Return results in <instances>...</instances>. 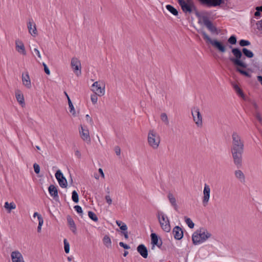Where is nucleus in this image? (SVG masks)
<instances>
[{
    "mask_svg": "<svg viewBox=\"0 0 262 262\" xmlns=\"http://www.w3.org/2000/svg\"><path fill=\"white\" fill-rule=\"evenodd\" d=\"M229 48L232 49L231 52L234 55V57H229L230 61L237 67L247 68L248 64L243 61L245 58L243 57L242 59L243 54L245 57L251 58L254 56L253 53L246 48H243L242 50L237 48H232L231 46H230Z\"/></svg>",
    "mask_w": 262,
    "mask_h": 262,
    "instance_id": "obj_1",
    "label": "nucleus"
},
{
    "mask_svg": "<svg viewBox=\"0 0 262 262\" xmlns=\"http://www.w3.org/2000/svg\"><path fill=\"white\" fill-rule=\"evenodd\" d=\"M244 151V142L236 132L232 135V146L231 153L234 163L237 166H241L242 162V154Z\"/></svg>",
    "mask_w": 262,
    "mask_h": 262,
    "instance_id": "obj_2",
    "label": "nucleus"
},
{
    "mask_svg": "<svg viewBox=\"0 0 262 262\" xmlns=\"http://www.w3.org/2000/svg\"><path fill=\"white\" fill-rule=\"evenodd\" d=\"M211 234L204 228H200L193 233L192 240L194 245L200 244L210 237Z\"/></svg>",
    "mask_w": 262,
    "mask_h": 262,
    "instance_id": "obj_3",
    "label": "nucleus"
},
{
    "mask_svg": "<svg viewBox=\"0 0 262 262\" xmlns=\"http://www.w3.org/2000/svg\"><path fill=\"white\" fill-rule=\"evenodd\" d=\"M199 33L202 35L204 39L207 43H210L213 47L216 48L221 53H224L226 52V47L222 42L217 40V39H211L203 30H200Z\"/></svg>",
    "mask_w": 262,
    "mask_h": 262,
    "instance_id": "obj_4",
    "label": "nucleus"
},
{
    "mask_svg": "<svg viewBox=\"0 0 262 262\" xmlns=\"http://www.w3.org/2000/svg\"><path fill=\"white\" fill-rule=\"evenodd\" d=\"M157 217L161 228L164 231L169 232L171 228L168 217L163 212L159 211L157 213Z\"/></svg>",
    "mask_w": 262,
    "mask_h": 262,
    "instance_id": "obj_5",
    "label": "nucleus"
},
{
    "mask_svg": "<svg viewBox=\"0 0 262 262\" xmlns=\"http://www.w3.org/2000/svg\"><path fill=\"white\" fill-rule=\"evenodd\" d=\"M160 142V137L157 132H149L148 135V143L154 149H157Z\"/></svg>",
    "mask_w": 262,
    "mask_h": 262,
    "instance_id": "obj_6",
    "label": "nucleus"
},
{
    "mask_svg": "<svg viewBox=\"0 0 262 262\" xmlns=\"http://www.w3.org/2000/svg\"><path fill=\"white\" fill-rule=\"evenodd\" d=\"M91 90L98 96H102L105 94V85L102 82L96 81L92 85Z\"/></svg>",
    "mask_w": 262,
    "mask_h": 262,
    "instance_id": "obj_7",
    "label": "nucleus"
},
{
    "mask_svg": "<svg viewBox=\"0 0 262 262\" xmlns=\"http://www.w3.org/2000/svg\"><path fill=\"white\" fill-rule=\"evenodd\" d=\"M181 9L185 14H190L195 9L193 1H185L181 0Z\"/></svg>",
    "mask_w": 262,
    "mask_h": 262,
    "instance_id": "obj_8",
    "label": "nucleus"
},
{
    "mask_svg": "<svg viewBox=\"0 0 262 262\" xmlns=\"http://www.w3.org/2000/svg\"><path fill=\"white\" fill-rule=\"evenodd\" d=\"M202 6L208 8L215 7L224 3V0H196Z\"/></svg>",
    "mask_w": 262,
    "mask_h": 262,
    "instance_id": "obj_9",
    "label": "nucleus"
},
{
    "mask_svg": "<svg viewBox=\"0 0 262 262\" xmlns=\"http://www.w3.org/2000/svg\"><path fill=\"white\" fill-rule=\"evenodd\" d=\"M71 66L74 73L79 76L81 74V64L77 57H73L71 61Z\"/></svg>",
    "mask_w": 262,
    "mask_h": 262,
    "instance_id": "obj_10",
    "label": "nucleus"
},
{
    "mask_svg": "<svg viewBox=\"0 0 262 262\" xmlns=\"http://www.w3.org/2000/svg\"><path fill=\"white\" fill-rule=\"evenodd\" d=\"M193 119L198 126L202 125V117L198 107L194 106L191 109Z\"/></svg>",
    "mask_w": 262,
    "mask_h": 262,
    "instance_id": "obj_11",
    "label": "nucleus"
},
{
    "mask_svg": "<svg viewBox=\"0 0 262 262\" xmlns=\"http://www.w3.org/2000/svg\"><path fill=\"white\" fill-rule=\"evenodd\" d=\"M55 177L61 187L66 188L67 187V181L60 170H58L56 172Z\"/></svg>",
    "mask_w": 262,
    "mask_h": 262,
    "instance_id": "obj_12",
    "label": "nucleus"
},
{
    "mask_svg": "<svg viewBox=\"0 0 262 262\" xmlns=\"http://www.w3.org/2000/svg\"><path fill=\"white\" fill-rule=\"evenodd\" d=\"M210 188L208 185L205 184L204 185V188L203 190V198L202 200L203 204L204 206H206L209 202L210 198Z\"/></svg>",
    "mask_w": 262,
    "mask_h": 262,
    "instance_id": "obj_13",
    "label": "nucleus"
},
{
    "mask_svg": "<svg viewBox=\"0 0 262 262\" xmlns=\"http://www.w3.org/2000/svg\"><path fill=\"white\" fill-rule=\"evenodd\" d=\"M204 24L207 28L212 33H214L217 32V28L213 25L212 23L209 19L208 17L203 16L202 18Z\"/></svg>",
    "mask_w": 262,
    "mask_h": 262,
    "instance_id": "obj_14",
    "label": "nucleus"
},
{
    "mask_svg": "<svg viewBox=\"0 0 262 262\" xmlns=\"http://www.w3.org/2000/svg\"><path fill=\"white\" fill-rule=\"evenodd\" d=\"M15 49L20 54L26 55V51L25 49V47L23 41L19 39H17L15 40Z\"/></svg>",
    "mask_w": 262,
    "mask_h": 262,
    "instance_id": "obj_15",
    "label": "nucleus"
},
{
    "mask_svg": "<svg viewBox=\"0 0 262 262\" xmlns=\"http://www.w3.org/2000/svg\"><path fill=\"white\" fill-rule=\"evenodd\" d=\"M23 84L28 89L32 87L31 79L28 72L23 73L21 76Z\"/></svg>",
    "mask_w": 262,
    "mask_h": 262,
    "instance_id": "obj_16",
    "label": "nucleus"
},
{
    "mask_svg": "<svg viewBox=\"0 0 262 262\" xmlns=\"http://www.w3.org/2000/svg\"><path fill=\"white\" fill-rule=\"evenodd\" d=\"M27 27L29 32L33 36H36L37 35V31L35 24L33 20H30L27 24Z\"/></svg>",
    "mask_w": 262,
    "mask_h": 262,
    "instance_id": "obj_17",
    "label": "nucleus"
},
{
    "mask_svg": "<svg viewBox=\"0 0 262 262\" xmlns=\"http://www.w3.org/2000/svg\"><path fill=\"white\" fill-rule=\"evenodd\" d=\"M11 256L12 262H25L22 254L18 251L12 252Z\"/></svg>",
    "mask_w": 262,
    "mask_h": 262,
    "instance_id": "obj_18",
    "label": "nucleus"
},
{
    "mask_svg": "<svg viewBox=\"0 0 262 262\" xmlns=\"http://www.w3.org/2000/svg\"><path fill=\"white\" fill-rule=\"evenodd\" d=\"M137 251L140 254V255L144 258H146L148 256V250L146 247L143 244L139 245L137 248Z\"/></svg>",
    "mask_w": 262,
    "mask_h": 262,
    "instance_id": "obj_19",
    "label": "nucleus"
},
{
    "mask_svg": "<svg viewBox=\"0 0 262 262\" xmlns=\"http://www.w3.org/2000/svg\"><path fill=\"white\" fill-rule=\"evenodd\" d=\"M48 190L51 196L55 200H56V198H58L57 189L54 185H50L48 188Z\"/></svg>",
    "mask_w": 262,
    "mask_h": 262,
    "instance_id": "obj_20",
    "label": "nucleus"
},
{
    "mask_svg": "<svg viewBox=\"0 0 262 262\" xmlns=\"http://www.w3.org/2000/svg\"><path fill=\"white\" fill-rule=\"evenodd\" d=\"M15 97L18 102L22 106H24L25 105L24 97L23 94L20 91H17L15 92Z\"/></svg>",
    "mask_w": 262,
    "mask_h": 262,
    "instance_id": "obj_21",
    "label": "nucleus"
},
{
    "mask_svg": "<svg viewBox=\"0 0 262 262\" xmlns=\"http://www.w3.org/2000/svg\"><path fill=\"white\" fill-rule=\"evenodd\" d=\"M67 221H68V224L70 226V229L72 230V231L73 233H76V225L75 224L74 220L72 219V218L70 215H68L67 216Z\"/></svg>",
    "mask_w": 262,
    "mask_h": 262,
    "instance_id": "obj_22",
    "label": "nucleus"
},
{
    "mask_svg": "<svg viewBox=\"0 0 262 262\" xmlns=\"http://www.w3.org/2000/svg\"><path fill=\"white\" fill-rule=\"evenodd\" d=\"M150 236L152 244L153 245H157L158 247H160L162 245V242L159 243L157 235L156 233H151Z\"/></svg>",
    "mask_w": 262,
    "mask_h": 262,
    "instance_id": "obj_23",
    "label": "nucleus"
},
{
    "mask_svg": "<svg viewBox=\"0 0 262 262\" xmlns=\"http://www.w3.org/2000/svg\"><path fill=\"white\" fill-rule=\"evenodd\" d=\"M168 198L170 202L171 205L174 207V208L176 210H178V206L176 204V200L173 194L171 193H169L168 194Z\"/></svg>",
    "mask_w": 262,
    "mask_h": 262,
    "instance_id": "obj_24",
    "label": "nucleus"
},
{
    "mask_svg": "<svg viewBox=\"0 0 262 262\" xmlns=\"http://www.w3.org/2000/svg\"><path fill=\"white\" fill-rule=\"evenodd\" d=\"M80 136L82 140L88 143L91 142V138L90 136L89 132H80Z\"/></svg>",
    "mask_w": 262,
    "mask_h": 262,
    "instance_id": "obj_25",
    "label": "nucleus"
},
{
    "mask_svg": "<svg viewBox=\"0 0 262 262\" xmlns=\"http://www.w3.org/2000/svg\"><path fill=\"white\" fill-rule=\"evenodd\" d=\"M180 230V227L179 226H176L172 230V234L176 239L180 240V234L179 231Z\"/></svg>",
    "mask_w": 262,
    "mask_h": 262,
    "instance_id": "obj_26",
    "label": "nucleus"
},
{
    "mask_svg": "<svg viewBox=\"0 0 262 262\" xmlns=\"http://www.w3.org/2000/svg\"><path fill=\"white\" fill-rule=\"evenodd\" d=\"M166 8L174 16H178L179 14L178 11L174 8L173 6L170 5H167L166 6Z\"/></svg>",
    "mask_w": 262,
    "mask_h": 262,
    "instance_id": "obj_27",
    "label": "nucleus"
},
{
    "mask_svg": "<svg viewBox=\"0 0 262 262\" xmlns=\"http://www.w3.org/2000/svg\"><path fill=\"white\" fill-rule=\"evenodd\" d=\"M103 244L105 245V246L107 248H109L111 247V246H112L111 239L108 235H106L104 236V237L103 238Z\"/></svg>",
    "mask_w": 262,
    "mask_h": 262,
    "instance_id": "obj_28",
    "label": "nucleus"
},
{
    "mask_svg": "<svg viewBox=\"0 0 262 262\" xmlns=\"http://www.w3.org/2000/svg\"><path fill=\"white\" fill-rule=\"evenodd\" d=\"M235 177L240 180V181L243 182L245 181V176L243 172L240 170H237L235 171Z\"/></svg>",
    "mask_w": 262,
    "mask_h": 262,
    "instance_id": "obj_29",
    "label": "nucleus"
},
{
    "mask_svg": "<svg viewBox=\"0 0 262 262\" xmlns=\"http://www.w3.org/2000/svg\"><path fill=\"white\" fill-rule=\"evenodd\" d=\"M4 207L6 209H7L8 210V212L9 213L11 212V210L12 209H14L16 208V205L13 202L10 203H9L8 202H6L5 203Z\"/></svg>",
    "mask_w": 262,
    "mask_h": 262,
    "instance_id": "obj_30",
    "label": "nucleus"
},
{
    "mask_svg": "<svg viewBox=\"0 0 262 262\" xmlns=\"http://www.w3.org/2000/svg\"><path fill=\"white\" fill-rule=\"evenodd\" d=\"M68 104L70 108V112L72 114L73 116H76V111L75 110L74 107L73 105V103L69 97H68Z\"/></svg>",
    "mask_w": 262,
    "mask_h": 262,
    "instance_id": "obj_31",
    "label": "nucleus"
},
{
    "mask_svg": "<svg viewBox=\"0 0 262 262\" xmlns=\"http://www.w3.org/2000/svg\"><path fill=\"white\" fill-rule=\"evenodd\" d=\"M233 88L234 90L236 91V93L242 98L244 99L245 95L243 91L240 89V88L237 84H234L233 85Z\"/></svg>",
    "mask_w": 262,
    "mask_h": 262,
    "instance_id": "obj_32",
    "label": "nucleus"
},
{
    "mask_svg": "<svg viewBox=\"0 0 262 262\" xmlns=\"http://www.w3.org/2000/svg\"><path fill=\"white\" fill-rule=\"evenodd\" d=\"M184 219L186 223L190 228L192 229L194 227V224L190 218L185 216Z\"/></svg>",
    "mask_w": 262,
    "mask_h": 262,
    "instance_id": "obj_33",
    "label": "nucleus"
},
{
    "mask_svg": "<svg viewBox=\"0 0 262 262\" xmlns=\"http://www.w3.org/2000/svg\"><path fill=\"white\" fill-rule=\"evenodd\" d=\"M88 216L94 222H97L98 221V218L97 217L96 214L91 211H89L88 212Z\"/></svg>",
    "mask_w": 262,
    "mask_h": 262,
    "instance_id": "obj_34",
    "label": "nucleus"
},
{
    "mask_svg": "<svg viewBox=\"0 0 262 262\" xmlns=\"http://www.w3.org/2000/svg\"><path fill=\"white\" fill-rule=\"evenodd\" d=\"M72 199L74 202L77 203L79 202V196L78 193L76 190H74L72 192Z\"/></svg>",
    "mask_w": 262,
    "mask_h": 262,
    "instance_id": "obj_35",
    "label": "nucleus"
},
{
    "mask_svg": "<svg viewBox=\"0 0 262 262\" xmlns=\"http://www.w3.org/2000/svg\"><path fill=\"white\" fill-rule=\"evenodd\" d=\"M162 121L166 125L169 123L167 115L165 113H162L160 116Z\"/></svg>",
    "mask_w": 262,
    "mask_h": 262,
    "instance_id": "obj_36",
    "label": "nucleus"
},
{
    "mask_svg": "<svg viewBox=\"0 0 262 262\" xmlns=\"http://www.w3.org/2000/svg\"><path fill=\"white\" fill-rule=\"evenodd\" d=\"M236 70L237 72H239L240 74L247 77H251V75L247 71H245L244 70H242L239 68H236Z\"/></svg>",
    "mask_w": 262,
    "mask_h": 262,
    "instance_id": "obj_37",
    "label": "nucleus"
},
{
    "mask_svg": "<svg viewBox=\"0 0 262 262\" xmlns=\"http://www.w3.org/2000/svg\"><path fill=\"white\" fill-rule=\"evenodd\" d=\"M228 42L231 45H235L237 42L236 37L232 35L228 39Z\"/></svg>",
    "mask_w": 262,
    "mask_h": 262,
    "instance_id": "obj_38",
    "label": "nucleus"
},
{
    "mask_svg": "<svg viewBox=\"0 0 262 262\" xmlns=\"http://www.w3.org/2000/svg\"><path fill=\"white\" fill-rule=\"evenodd\" d=\"M63 243L64 251L66 253H69L70 252V244L67 239H64Z\"/></svg>",
    "mask_w": 262,
    "mask_h": 262,
    "instance_id": "obj_39",
    "label": "nucleus"
},
{
    "mask_svg": "<svg viewBox=\"0 0 262 262\" xmlns=\"http://www.w3.org/2000/svg\"><path fill=\"white\" fill-rule=\"evenodd\" d=\"M255 10L254 16L257 17L260 16V12H262V6L256 7Z\"/></svg>",
    "mask_w": 262,
    "mask_h": 262,
    "instance_id": "obj_40",
    "label": "nucleus"
},
{
    "mask_svg": "<svg viewBox=\"0 0 262 262\" xmlns=\"http://www.w3.org/2000/svg\"><path fill=\"white\" fill-rule=\"evenodd\" d=\"M251 43L249 40L241 39L239 41V45L241 47L248 46L250 45Z\"/></svg>",
    "mask_w": 262,
    "mask_h": 262,
    "instance_id": "obj_41",
    "label": "nucleus"
},
{
    "mask_svg": "<svg viewBox=\"0 0 262 262\" xmlns=\"http://www.w3.org/2000/svg\"><path fill=\"white\" fill-rule=\"evenodd\" d=\"M43 223V219L42 217L39 216V217H38V226L37 227V232H40L41 226H42Z\"/></svg>",
    "mask_w": 262,
    "mask_h": 262,
    "instance_id": "obj_42",
    "label": "nucleus"
},
{
    "mask_svg": "<svg viewBox=\"0 0 262 262\" xmlns=\"http://www.w3.org/2000/svg\"><path fill=\"white\" fill-rule=\"evenodd\" d=\"M98 95L95 93L91 95V100L94 104H95L97 103L98 100Z\"/></svg>",
    "mask_w": 262,
    "mask_h": 262,
    "instance_id": "obj_43",
    "label": "nucleus"
},
{
    "mask_svg": "<svg viewBox=\"0 0 262 262\" xmlns=\"http://www.w3.org/2000/svg\"><path fill=\"white\" fill-rule=\"evenodd\" d=\"M74 209H75V210L77 211V213L80 214V216L82 215V213H83L82 209V208L80 206H79V205L75 206Z\"/></svg>",
    "mask_w": 262,
    "mask_h": 262,
    "instance_id": "obj_44",
    "label": "nucleus"
},
{
    "mask_svg": "<svg viewBox=\"0 0 262 262\" xmlns=\"http://www.w3.org/2000/svg\"><path fill=\"white\" fill-rule=\"evenodd\" d=\"M33 167L34 169V171L36 174H38L40 172V166L37 163H34L33 164Z\"/></svg>",
    "mask_w": 262,
    "mask_h": 262,
    "instance_id": "obj_45",
    "label": "nucleus"
},
{
    "mask_svg": "<svg viewBox=\"0 0 262 262\" xmlns=\"http://www.w3.org/2000/svg\"><path fill=\"white\" fill-rule=\"evenodd\" d=\"M33 53L34 54V55L35 54L39 59H41V54L40 53V52L39 51V50L37 49L34 48L33 49Z\"/></svg>",
    "mask_w": 262,
    "mask_h": 262,
    "instance_id": "obj_46",
    "label": "nucleus"
},
{
    "mask_svg": "<svg viewBox=\"0 0 262 262\" xmlns=\"http://www.w3.org/2000/svg\"><path fill=\"white\" fill-rule=\"evenodd\" d=\"M257 29L258 30H262V19L256 23Z\"/></svg>",
    "mask_w": 262,
    "mask_h": 262,
    "instance_id": "obj_47",
    "label": "nucleus"
},
{
    "mask_svg": "<svg viewBox=\"0 0 262 262\" xmlns=\"http://www.w3.org/2000/svg\"><path fill=\"white\" fill-rule=\"evenodd\" d=\"M42 65H43V66L44 67V70H45V73L47 75H50V71L49 68H48L47 66L46 65V64L45 63L43 62Z\"/></svg>",
    "mask_w": 262,
    "mask_h": 262,
    "instance_id": "obj_48",
    "label": "nucleus"
},
{
    "mask_svg": "<svg viewBox=\"0 0 262 262\" xmlns=\"http://www.w3.org/2000/svg\"><path fill=\"white\" fill-rule=\"evenodd\" d=\"M105 200L108 205H111L112 203V200L109 195H106L105 197Z\"/></svg>",
    "mask_w": 262,
    "mask_h": 262,
    "instance_id": "obj_49",
    "label": "nucleus"
},
{
    "mask_svg": "<svg viewBox=\"0 0 262 262\" xmlns=\"http://www.w3.org/2000/svg\"><path fill=\"white\" fill-rule=\"evenodd\" d=\"M119 245H120V246H121V247H123L125 249H129L130 248V247L128 245L124 244L123 242H120Z\"/></svg>",
    "mask_w": 262,
    "mask_h": 262,
    "instance_id": "obj_50",
    "label": "nucleus"
},
{
    "mask_svg": "<svg viewBox=\"0 0 262 262\" xmlns=\"http://www.w3.org/2000/svg\"><path fill=\"white\" fill-rule=\"evenodd\" d=\"M115 151L117 156H120L121 154V149L120 147L118 146L115 147Z\"/></svg>",
    "mask_w": 262,
    "mask_h": 262,
    "instance_id": "obj_51",
    "label": "nucleus"
},
{
    "mask_svg": "<svg viewBox=\"0 0 262 262\" xmlns=\"http://www.w3.org/2000/svg\"><path fill=\"white\" fill-rule=\"evenodd\" d=\"M120 229L123 231H126L127 229V227L125 223H124L123 225H122Z\"/></svg>",
    "mask_w": 262,
    "mask_h": 262,
    "instance_id": "obj_52",
    "label": "nucleus"
},
{
    "mask_svg": "<svg viewBox=\"0 0 262 262\" xmlns=\"http://www.w3.org/2000/svg\"><path fill=\"white\" fill-rule=\"evenodd\" d=\"M85 120L88 122L90 123L92 122V118L89 115L85 116Z\"/></svg>",
    "mask_w": 262,
    "mask_h": 262,
    "instance_id": "obj_53",
    "label": "nucleus"
},
{
    "mask_svg": "<svg viewBox=\"0 0 262 262\" xmlns=\"http://www.w3.org/2000/svg\"><path fill=\"white\" fill-rule=\"evenodd\" d=\"M255 117L257 119V120H258L259 121V122H262V118L261 117L259 113H256L255 115Z\"/></svg>",
    "mask_w": 262,
    "mask_h": 262,
    "instance_id": "obj_54",
    "label": "nucleus"
},
{
    "mask_svg": "<svg viewBox=\"0 0 262 262\" xmlns=\"http://www.w3.org/2000/svg\"><path fill=\"white\" fill-rule=\"evenodd\" d=\"M98 171L99 173L100 174L102 178H104V174L103 173V170L102 168H99L98 169Z\"/></svg>",
    "mask_w": 262,
    "mask_h": 262,
    "instance_id": "obj_55",
    "label": "nucleus"
},
{
    "mask_svg": "<svg viewBox=\"0 0 262 262\" xmlns=\"http://www.w3.org/2000/svg\"><path fill=\"white\" fill-rule=\"evenodd\" d=\"M122 233L125 237V239H128V232L127 231H123L122 232Z\"/></svg>",
    "mask_w": 262,
    "mask_h": 262,
    "instance_id": "obj_56",
    "label": "nucleus"
},
{
    "mask_svg": "<svg viewBox=\"0 0 262 262\" xmlns=\"http://www.w3.org/2000/svg\"><path fill=\"white\" fill-rule=\"evenodd\" d=\"M116 223L117 225L120 228L122 225H123L124 223H123L122 221H116Z\"/></svg>",
    "mask_w": 262,
    "mask_h": 262,
    "instance_id": "obj_57",
    "label": "nucleus"
},
{
    "mask_svg": "<svg viewBox=\"0 0 262 262\" xmlns=\"http://www.w3.org/2000/svg\"><path fill=\"white\" fill-rule=\"evenodd\" d=\"M75 155L78 158H80L81 157V154L80 152V151L78 150H77L76 151H75Z\"/></svg>",
    "mask_w": 262,
    "mask_h": 262,
    "instance_id": "obj_58",
    "label": "nucleus"
},
{
    "mask_svg": "<svg viewBox=\"0 0 262 262\" xmlns=\"http://www.w3.org/2000/svg\"><path fill=\"white\" fill-rule=\"evenodd\" d=\"M257 80L260 83V84L262 85V76H257Z\"/></svg>",
    "mask_w": 262,
    "mask_h": 262,
    "instance_id": "obj_59",
    "label": "nucleus"
},
{
    "mask_svg": "<svg viewBox=\"0 0 262 262\" xmlns=\"http://www.w3.org/2000/svg\"><path fill=\"white\" fill-rule=\"evenodd\" d=\"M36 216H37V218L38 219L39 216L42 217L41 215L39 214H38L37 212H35L33 214V217H35Z\"/></svg>",
    "mask_w": 262,
    "mask_h": 262,
    "instance_id": "obj_60",
    "label": "nucleus"
},
{
    "mask_svg": "<svg viewBox=\"0 0 262 262\" xmlns=\"http://www.w3.org/2000/svg\"><path fill=\"white\" fill-rule=\"evenodd\" d=\"M253 106L254 107V108H255V109H257V108H258V105H257V104H256L255 102H253Z\"/></svg>",
    "mask_w": 262,
    "mask_h": 262,
    "instance_id": "obj_61",
    "label": "nucleus"
},
{
    "mask_svg": "<svg viewBox=\"0 0 262 262\" xmlns=\"http://www.w3.org/2000/svg\"><path fill=\"white\" fill-rule=\"evenodd\" d=\"M255 22V20L254 19H251V24L252 25H254V23Z\"/></svg>",
    "mask_w": 262,
    "mask_h": 262,
    "instance_id": "obj_62",
    "label": "nucleus"
},
{
    "mask_svg": "<svg viewBox=\"0 0 262 262\" xmlns=\"http://www.w3.org/2000/svg\"><path fill=\"white\" fill-rule=\"evenodd\" d=\"M128 252L126 251H124L123 255L124 256H126L128 254Z\"/></svg>",
    "mask_w": 262,
    "mask_h": 262,
    "instance_id": "obj_63",
    "label": "nucleus"
},
{
    "mask_svg": "<svg viewBox=\"0 0 262 262\" xmlns=\"http://www.w3.org/2000/svg\"><path fill=\"white\" fill-rule=\"evenodd\" d=\"M183 231L182 230V229H181V239L183 238Z\"/></svg>",
    "mask_w": 262,
    "mask_h": 262,
    "instance_id": "obj_64",
    "label": "nucleus"
}]
</instances>
